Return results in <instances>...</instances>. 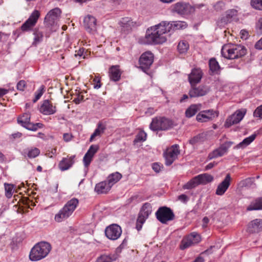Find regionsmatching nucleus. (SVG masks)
<instances>
[{
	"label": "nucleus",
	"mask_w": 262,
	"mask_h": 262,
	"mask_svg": "<svg viewBox=\"0 0 262 262\" xmlns=\"http://www.w3.org/2000/svg\"><path fill=\"white\" fill-rule=\"evenodd\" d=\"M61 13V11L58 8H55L50 10L45 18V22L48 25H53L55 21L58 18Z\"/></svg>",
	"instance_id": "obj_25"
},
{
	"label": "nucleus",
	"mask_w": 262,
	"mask_h": 262,
	"mask_svg": "<svg viewBox=\"0 0 262 262\" xmlns=\"http://www.w3.org/2000/svg\"><path fill=\"white\" fill-rule=\"evenodd\" d=\"M75 158V156L63 158L58 164L59 169L61 171H64L69 169L74 164Z\"/></svg>",
	"instance_id": "obj_30"
},
{
	"label": "nucleus",
	"mask_w": 262,
	"mask_h": 262,
	"mask_svg": "<svg viewBox=\"0 0 262 262\" xmlns=\"http://www.w3.org/2000/svg\"><path fill=\"white\" fill-rule=\"evenodd\" d=\"M40 154V150L36 147H32L28 149L27 156L29 158H34Z\"/></svg>",
	"instance_id": "obj_45"
},
{
	"label": "nucleus",
	"mask_w": 262,
	"mask_h": 262,
	"mask_svg": "<svg viewBox=\"0 0 262 262\" xmlns=\"http://www.w3.org/2000/svg\"><path fill=\"white\" fill-rule=\"evenodd\" d=\"M262 210V197L256 198L252 201L247 207V210Z\"/></svg>",
	"instance_id": "obj_33"
},
{
	"label": "nucleus",
	"mask_w": 262,
	"mask_h": 262,
	"mask_svg": "<svg viewBox=\"0 0 262 262\" xmlns=\"http://www.w3.org/2000/svg\"><path fill=\"white\" fill-rule=\"evenodd\" d=\"M121 227L116 224H113L106 227L105 229V235L106 237L112 241L118 239L122 234Z\"/></svg>",
	"instance_id": "obj_11"
},
{
	"label": "nucleus",
	"mask_w": 262,
	"mask_h": 262,
	"mask_svg": "<svg viewBox=\"0 0 262 262\" xmlns=\"http://www.w3.org/2000/svg\"><path fill=\"white\" fill-rule=\"evenodd\" d=\"M189 48V45L186 40L180 41L177 46L179 53L181 54H186Z\"/></svg>",
	"instance_id": "obj_41"
},
{
	"label": "nucleus",
	"mask_w": 262,
	"mask_h": 262,
	"mask_svg": "<svg viewBox=\"0 0 262 262\" xmlns=\"http://www.w3.org/2000/svg\"><path fill=\"white\" fill-rule=\"evenodd\" d=\"M237 11L234 9H230L226 12L224 15L217 20V25L220 27H224L225 25L230 23L233 17L237 15Z\"/></svg>",
	"instance_id": "obj_22"
},
{
	"label": "nucleus",
	"mask_w": 262,
	"mask_h": 262,
	"mask_svg": "<svg viewBox=\"0 0 262 262\" xmlns=\"http://www.w3.org/2000/svg\"><path fill=\"white\" fill-rule=\"evenodd\" d=\"M120 25L122 29L124 31H130L133 28L136 27L139 25L137 22L133 21L131 18L128 17L122 18L120 21Z\"/></svg>",
	"instance_id": "obj_27"
},
{
	"label": "nucleus",
	"mask_w": 262,
	"mask_h": 262,
	"mask_svg": "<svg viewBox=\"0 0 262 262\" xmlns=\"http://www.w3.org/2000/svg\"><path fill=\"white\" fill-rule=\"evenodd\" d=\"M216 164V163H215L214 162L210 163L205 167V169L206 170L210 169L212 168H213L214 166V165Z\"/></svg>",
	"instance_id": "obj_63"
},
{
	"label": "nucleus",
	"mask_w": 262,
	"mask_h": 262,
	"mask_svg": "<svg viewBox=\"0 0 262 262\" xmlns=\"http://www.w3.org/2000/svg\"><path fill=\"white\" fill-rule=\"evenodd\" d=\"M232 144L233 142L230 141L226 142L222 144L219 148L214 149L209 154L208 156V159L211 160L219 157L223 156L227 152L228 149Z\"/></svg>",
	"instance_id": "obj_15"
},
{
	"label": "nucleus",
	"mask_w": 262,
	"mask_h": 262,
	"mask_svg": "<svg viewBox=\"0 0 262 262\" xmlns=\"http://www.w3.org/2000/svg\"><path fill=\"white\" fill-rule=\"evenodd\" d=\"M26 83L24 80L19 81L17 84V89L20 91H24L26 87Z\"/></svg>",
	"instance_id": "obj_57"
},
{
	"label": "nucleus",
	"mask_w": 262,
	"mask_h": 262,
	"mask_svg": "<svg viewBox=\"0 0 262 262\" xmlns=\"http://www.w3.org/2000/svg\"><path fill=\"white\" fill-rule=\"evenodd\" d=\"M202 106L201 104H191L185 111V115L187 118H191L193 116Z\"/></svg>",
	"instance_id": "obj_32"
},
{
	"label": "nucleus",
	"mask_w": 262,
	"mask_h": 262,
	"mask_svg": "<svg viewBox=\"0 0 262 262\" xmlns=\"http://www.w3.org/2000/svg\"><path fill=\"white\" fill-rule=\"evenodd\" d=\"M33 34L34 35L33 44L36 45L42 40L43 34L41 32L35 29Z\"/></svg>",
	"instance_id": "obj_46"
},
{
	"label": "nucleus",
	"mask_w": 262,
	"mask_h": 262,
	"mask_svg": "<svg viewBox=\"0 0 262 262\" xmlns=\"http://www.w3.org/2000/svg\"><path fill=\"white\" fill-rule=\"evenodd\" d=\"M231 181L230 174H227L224 180L217 187L215 194L217 195H223L228 189Z\"/></svg>",
	"instance_id": "obj_24"
},
{
	"label": "nucleus",
	"mask_w": 262,
	"mask_h": 262,
	"mask_svg": "<svg viewBox=\"0 0 262 262\" xmlns=\"http://www.w3.org/2000/svg\"><path fill=\"white\" fill-rule=\"evenodd\" d=\"M165 23L162 21L158 25L147 29L143 42L147 45H159L166 42L165 34L169 32L165 26Z\"/></svg>",
	"instance_id": "obj_1"
},
{
	"label": "nucleus",
	"mask_w": 262,
	"mask_h": 262,
	"mask_svg": "<svg viewBox=\"0 0 262 262\" xmlns=\"http://www.w3.org/2000/svg\"><path fill=\"white\" fill-rule=\"evenodd\" d=\"M8 93V90L3 88H0V97H3Z\"/></svg>",
	"instance_id": "obj_61"
},
{
	"label": "nucleus",
	"mask_w": 262,
	"mask_h": 262,
	"mask_svg": "<svg viewBox=\"0 0 262 262\" xmlns=\"http://www.w3.org/2000/svg\"><path fill=\"white\" fill-rule=\"evenodd\" d=\"M45 87L43 85H41L39 89H38L35 93V98L33 100L34 103L36 102L38 100L40 99L41 96L43 95L45 91Z\"/></svg>",
	"instance_id": "obj_49"
},
{
	"label": "nucleus",
	"mask_w": 262,
	"mask_h": 262,
	"mask_svg": "<svg viewBox=\"0 0 262 262\" xmlns=\"http://www.w3.org/2000/svg\"><path fill=\"white\" fill-rule=\"evenodd\" d=\"M256 28L258 33H262V17L258 19L256 24Z\"/></svg>",
	"instance_id": "obj_54"
},
{
	"label": "nucleus",
	"mask_w": 262,
	"mask_h": 262,
	"mask_svg": "<svg viewBox=\"0 0 262 262\" xmlns=\"http://www.w3.org/2000/svg\"><path fill=\"white\" fill-rule=\"evenodd\" d=\"M117 258L115 254H103L98 257L96 262H113Z\"/></svg>",
	"instance_id": "obj_35"
},
{
	"label": "nucleus",
	"mask_w": 262,
	"mask_h": 262,
	"mask_svg": "<svg viewBox=\"0 0 262 262\" xmlns=\"http://www.w3.org/2000/svg\"><path fill=\"white\" fill-rule=\"evenodd\" d=\"M93 84L94 88L96 89H98L101 86V83L100 79L99 77H95L93 80Z\"/></svg>",
	"instance_id": "obj_53"
},
{
	"label": "nucleus",
	"mask_w": 262,
	"mask_h": 262,
	"mask_svg": "<svg viewBox=\"0 0 262 262\" xmlns=\"http://www.w3.org/2000/svg\"><path fill=\"white\" fill-rule=\"evenodd\" d=\"M147 135L143 130H140L136 136L134 140V143L145 141L146 140Z\"/></svg>",
	"instance_id": "obj_44"
},
{
	"label": "nucleus",
	"mask_w": 262,
	"mask_h": 262,
	"mask_svg": "<svg viewBox=\"0 0 262 262\" xmlns=\"http://www.w3.org/2000/svg\"><path fill=\"white\" fill-rule=\"evenodd\" d=\"M165 26L168 32L171 30L183 29L187 27V25L183 21H173L171 22L164 21Z\"/></svg>",
	"instance_id": "obj_28"
},
{
	"label": "nucleus",
	"mask_w": 262,
	"mask_h": 262,
	"mask_svg": "<svg viewBox=\"0 0 262 262\" xmlns=\"http://www.w3.org/2000/svg\"><path fill=\"white\" fill-rule=\"evenodd\" d=\"M85 29L90 33L94 34L97 31V20L95 17L91 15H86L83 19Z\"/></svg>",
	"instance_id": "obj_19"
},
{
	"label": "nucleus",
	"mask_w": 262,
	"mask_h": 262,
	"mask_svg": "<svg viewBox=\"0 0 262 262\" xmlns=\"http://www.w3.org/2000/svg\"><path fill=\"white\" fill-rule=\"evenodd\" d=\"M246 113V110L236 111L227 119L225 124V127H229L232 125L238 123L243 119Z\"/></svg>",
	"instance_id": "obj_16"
},
{
	"label": "nucleus",
	"mask_w": 262,
	"mask_h": 262,
	"mask_svg": "<svg viewBox=\"0 0 262 262\" xmlns=\"http://www.w3.org/2000/svg\"><path fill=\"white\" fill-rule=\"evenodd\" d=\"M221 53L225 58L234 59L245 55L247 50L245 47L241 45L227 44L222 47Z\"/></svg>",
	"instance_id": "obj_3"
},
{
	"label": "nucleus",
	"mask_w": 262,
	"mask_h": 262,
	"mask_svg": "<svg viewBox=\"0 0 262 262\" xmlns=\"http://www.w3.org/2000/svg\"><path fill=\"white\" fill-rule=\"evenodd\" d=\"M72 137V135L71 134H68V133H65L63 135V140L66 142L70 141L71 140Z\"/></svg>",
	"instance_id": "obj_59"
},
{
	"label": "nucleus",
	"mask_w": 262,
	"mask_h": 262,
	"mask_svg": "<svg viewBox=\"0 0 262 262\" xmlns=\"http://www.w3.org/2000/svg\"><path fill=\"white\" fill-rule=\"evenodd\" d=\"M98 149L99 146L97 145H92L90 147L83 159V164L85 167H89Z\"/></svg>",
	"instance_id": "obj_23"
},
{
	"label": "nucleus",
	"mask_w": 262,
	"mask_h": 262,
	"mask_svg": "<svg viewBox=\"0 0 262 262\" xmlns=\"http://www.w3.org/2000/svg\"><path fill=\"white\" fill-rule=\"evenodd\" d=\"M247 230L249 233H258L262 231V219H256L250 222Z\"/></svg>",
	"instance_id": "obj_26"
},
{
	"label": "nucleus",
	"mask_w": 262,
	"mask_h": 262,
	"mask_svg": "<svg viewBox=\"0 0 262 262\" xmlns=\"http://www.w3.org/2000/svg\"><path fill=\"white\" fill-rule=\"evenodd\" d=\"M198 178L200 185H206L213 180V177L207 173L199 174Z\"/></svg>",
	"instance_id": "obj_37"
},
{
	"label": "nucleus",
	"mask_w": 262,
	"mask_h": 262,
	"mask_svg": "<svg viewBox=\"0 0 262 262\" xmlns=\"http://www.w3.org/2000/svg\"><path fill=\"white\" fill-rule=\"evenodd\" d=\"M40 15V13L38 10L33 11L27 20L21 26V30L23 31L31 30L36 25Z\"/></svg>",
	"instance_id": "obj_12"
},
{
	"label": "nucleus",
	"mask_w": 262,
	"mask_h": 262,
	"mask_svg": "<svg viewBox=\"0 0 262 262\" xmlns=\"http://www.w3.org/2000/svg\"><path fill=\"white\" fill-rule=\"evenodd\" d=\"M83 96L78 94L76 98L73 100V101L76 104H79L83 100Z\"/></svg>",
	"instance_id": "obj_58"
},
{
	"label": "nucleus",
	"mask_w": 262,
	"mask_h": 262,
	"mask_svg": "<svg viewBox=\"0 0 262 262\" xmlns=\"http://www.w3.org/2000/svg\"><path fill=\"white\" fill-rule=\"evenodd\" d=\"M253 116L262 119V104L255 109L253 113Z\"/></svg>",
	"instance_id": "obj_51"
},
{
	"label": "nucleus",
	"mask_w": 262,
	"mask_h": 262,
	"mask_svg": "<svg viewBox=\"0 0 262 262\" xmlns=\"http://www.w3.org/2000/svg\"><path fill=\"white\" fill-rule=\"evenodd\" d=\"M210 70L213 74H217L220 69L218 62L214 58L209 60V62Z\"/></svg>",
	"instance_id": "obj_42"
},
{
	"label": "nucleus",
	"mask_w": 262,
	"mask_h": 262,
	"mask_svg": "<svg viewBox=\"0 0 262 262\" xmlns=\"http://www.w3.org/2000/svg\"><path fill=\"white\" fill-rule=\"evenodd\" d=\"M180 154L179 146L177 144L173 145L167 149L164 153L165 159V164L170 166L177 159Z\"/></svg>",
	"instance_id": "obj_10"
},
{
	"label": "nucleus",
	"mask_w": 262,
	"mask_h": 262,
	"mask_svg": "<svg viewBox=\"0 0 262 262\" xmlns=\"http://www.w3.org/2000/svg\"><path fill=\"white\" fill-rule=\"evenodd\" d=\"M51 248V245L48 242H41L36 244L30 252V260L36 261L44 258L48 255Z\"/></svg>",
	"instance_id": "obj_2"
},
{
	"label": "nucleus",
	"mask_w": 262,
	"mask_h": 262,
	"mask_svg": "<svg viewBox=\"0 0 262 262\" xmlns=\"http://www.w3.org/2000/svg\"><path fill=\"white\" fill-rule=\"evenodd\" d=\"M203 73L200 68H195L192 69L188 75V81L191 85H196L200 82Z\"/></svg>",
	"instance_id": "obj_21"
},
{
	"label": "nucleus",
	"mask_w": 262,
	"mask_h": 262,
	"mask_svg": "<svg viewBox=\"0 0 262 262\" xmlns=\"http://www.w3.org/2000/svg\"><path fill=\"white\" fill-rule=\"evenodd\" d=\"M192 7L189 4L183 2H178L171 6V11L180 15H187L191 13Z\"/></svg>",
	"instance_id": "obj_17"
},
{
	"label": "nucleus",
	"mask_w": 262,
	"mask_h": 262,
	"mask_svg": "<svg viewBox=\"0 0 262 262\" xmlns=\"http://www.w3.org/2000/svg\"><path fill=\"white\" fill-rule=\"evenodd\" d=\"M255 48L258 50H262V38L255 45Z\"/></svg>",
	"instance_id": "obj_60"
},
{
	"label": "nucleus",
	"mask_w": 262,
	"mask_h": 262,
	"mask_svg": "<svg viewBox=\"0 0 262 262\" xmlns=\"http://www.w3.org/2000/svg\"><path fill=\"white\" fill-rule=\"evenodd\" d=\"M200 184L198 176L193 177L187 183L183 186L184 189H191L195 188Z\"/></svg>",
	"instance_id": "obj_40"
},
{
	"label": "nucleus",
	"mask_w": 262,
	"mask_h": 262,
	"mask_svg": "<svg viewBox=\"0 0 262 262\" xmlns=\"http://www.w3.org/2000/svg\"><path fill=\"white\" fill-rule=\"evenodd\" d=\"M78 204L79 201L76 198H73L68 201L59 212L55 215V221L60 222L69 217L78 206Z\"/></svg>",
	"instance_id": "obj_4"
},
{
	"label": "nucleus",
	"mask_w": 262,
	"mask_h": 262,
	"mask_svg": "<svg viewBox=\"0 0 262 262\" xmlns=\"http://www.w3.org/2000/svg\"><path fill=\"white\" fill-rule=\"evenodd\" d=\"M191 86L189 92V95L191 98L205 96L210 91L209 88L204 85H200L198 86L193 85Z\"/></svg>",
	"instance_id": "obj_18"
},
{
	"label": "nucleus",
	"mask_w": 262,
	"mask_h": 262,
	"mask_svg": "<svg viewBox=\"0 0 262 262\" xmlns=\"http://www.w3.org/2000/svg\"><path fill=\"white\" fill-rule=\"evenodd\" d=\"M224 4L222 2H218L214 5V8L215 9L218 10L219 7H222L224 6Z\"/></svg>",
	"instance_id": "obj_62"
},
{
	"label": "nucleus",
	"mask_w": 262,
	"mask_h": 262,
	"mask_svg": "<svg viewBox=\"0 0 262 262\" xmlns=\"http://www.w3.org/2000/svg\"><path fill=\"white\" fill-rule=\"evenodd\" d=\"M31 115L29 113H25L22 116L17 118V122L26 129L35 131L38 128H42L43 124L40 123H33L30 122Z\"/></svg>",
	"instance_id": "obj_9"
},
{
	"label": "nucleus",
	"mask_w": 262,
	"mask_h": 262,
	"mask_svg": "<svg viewBox=\"0 0 262 262\" xmlns=\"http://www.w3.org/2000/svg\"><path fill=\"white\" fill-rule=\"evenodd\" d=\"M105 129V126L101 123H99L94 132L92 134L90 139V141L92 142L96 137H100L101 135L104 133Z\"/></svg>",
	"instance_id": "obj_39"
},
{
	"label": "nucleus",
	"mask_w": 262,
	"mask_h": 262,
	"mask_svg": "<svg viewBox=\"0 0 262 262\" xmlns=\"http://www.w3.org/2000/svg\"><path fill=\"white\" fill-rule=\"evenodd\" d=\"M154 57V54L150 51L142 54L139 60L140 68L144 72L147 70L153 63Z\"/></svg>",
	"instance_id": "obj_13"
},
{
	"label": "nucleus",
	"mask_w": 262,
	"mask_h": 262,
	"mask_svg": "<svg viewBox=\"0 0 262 262\" xmlns=\"http://www.w3.org/2000/svg\"><path fill=\"white\" fill-rule=\"evenodd\" d=\"M193 262H204V259L203 257L199 256Z\"/></svg>",
	"instance_id": "obj_64"
},
{
	"label": "nucleus",
	"mask_w": 262,
	"mask_h": 262,
	"mask_svg": "<svg viewBox=\"0 0 262 262\" xmlns=\"http://www.w3.org/2000/svg\"><path fill=\"white\" fill-rule=\"evenodd\" d=\"M39 111L44 115H51L56 113L57 110L56 105H54L49 100L42 101L39 108Z\"/></svg>",
	"instance_id": "obj_20"
},
{
	"label": "nucleus",
	"mask_w": 262,
	"mask_h": 262,
	"mask_svg": "<svg viewBox=\"0 0 262 262\" xmlns=\"http://www.w3.org/2000/svg\"><path fill=\"white\" fill-rule=\"evenodd\" d=\"M121 178V174L116 172L110 174L107 178L106 181L112 187L115 183L118 182Z\"/></svg>",
	"instance_id": "obj_38"
},
{
	"label": "nucleus",
	"mask_w": 262,
	"mask_h": 262,
	"mask_svg": "<svg viewBox=\"0 0 262 262\" xmlns=\"http://www.w3.org/2000/svg\"><path fill=\"white\" fill-rule=\"evenodd\" d=\"M22 135H23L21 133L16 132V133L11 134L9 137V139L11 141H14L17 139L20 138L22 137Z\"/></svg>",
	"instance_id": "obj_56"
},
{
	"label": "nucleus",
	"mask_w": 262,
	"mask_h": 262,
	"mask_svg": "<svg viewBox=\"0 0 262 262\" xmlns=\"http://www.w3.org/2000/svg\"><path fill=\"white\" fill-rule=\"evenodd\" d=\"M18 203H22L23 205L28 208H30L31 206H34L35 205L32 201L30 200L28 198L26 197L20 198Z\"/></svg>",
	"instance_id": "obj_47"
},
{
	"label": "nucleus",
	"mask_w": 262,
	"mask_h": 262,
	"mask_svg": "<svg viewBox=\"0 0 262 262\" xmlns=\"http://www.w3.org/2000/svg\"><path fill=\"white\" fill-rule=\"evenodd\" d=\"M252 179L248 178L241 181L239 183V185L241 187H247L250 185L252 184Z\"/></svg>",
	"instance_id": "obj_52"
},
{
	"label": "nucleus",
	"mask_w": 262,
	"mask_h": 262,
	"mask_svg": "<svg viewBox=\"0 0 262 262\" xmlns=\"http://www.w3.org/2000/svg\"><path fill=\"white\" fill-rule=\"evenodd\" d=\"M171 120L165 117H155L152 119L149 128L153 131L165 130L172 127Z\"/></svg>",
	"instance_id": "obj_5"
},
{
	"label": "nucleus",
	"mask_w": 262,
	"mask_h": 262,
	"mask_svg": "<svg viewBox=\"0 0 262 262\" xmlns=\"http://www.w3.org/2000/svg\"><path fill=\"white\" fill-rule=\"evenodd\" d=\"M89 54L88 50H85L84 48H80L78 51H76L75 56L76 57H83V58H85L86 56Z\"/></svg>",
	"instance_id": "obj_50"
},
{
	"label": "nucleus",
	"mask_w": 262,
	"mask_h": 262,
	"mask_svg": "<svg viewBox=\"0 0 262 262\" xmlns=\"http://www.w3.org/2000/svg\"><path fill=\"white\" fill-rule=\"evenodd\" d=\"M110 78L114 81H118L120 79L121 72L119 66H112L108 70Z\"/></svg>",
	"instance_id": "obj_29"
},
{
	"label": "nucleus",
	"mask_w": 262,
	"mask_h": 262,
	"mask_svg": "<svg viewBox=\"0 0 262 262\" xmlns=\"http://www.w3.org/2000/svg\"><path fill=\"white\" fill-rule=\"evenodd\" d=\"M155 214L157 220L162 224H166L167 222L172 221L175 216L172 210L166 206L159 208Z\"/></svg>",
	"instance_id": "obj_8"
},
{
	"label": "nucleus",
	"mask_w": 262,
	"mask_h": 262,
	"mask_svg": "<svg viewBox=\"0 0 262 262\" xmlns=\"http://www.w3.org/2000/svg\"><path fill=\"white\" fill-rule=\"evenodd\" d=\"M152 212V206L149 203H144L142 206L138 214L136 223V229L139 231L142 229L143 224L148 218Z\"/></svg>",
	"instance_id": "obj_6"
},
{
	"label": "nucleus",
	"mask_w": 262,
	"mask_h": 262,
	"mask_svg": "<svg viewBox=\"0 0 262 262\" xmlns=\"http://www.w3.org/2000/svg\"><path fill=\"white\" fill-rule=\"evenodd\" d=\"M219 112L212 109L200 111L196 117V120L199 122H205L217 117Z\"/></svg>",
	"instance_id": "obj_14"
},
{
	"label": "nucleus",
	"mask_w": 262,
	"mask_h": 262,
	"mask_svg": "<svg viewBox=\"0 0 262 262\" xmlns=\"http://www.w3.org/2000/svg\"><path fill=\"white\" fill-rule=\"evenodd\" d=\"M256 134H254L249 137L244 139L242 142L238 144L235 147V148H244L249 145L251 142H252L256 138Z\"/></svg>",
	"instance_id": "obj_36"
},
{
	"label": "nucleus",
	"mask_w": 262,
	"mask_h": 262,
	"mask_svg": "<svg viewBox=\"0 0 262 262\" xmlns=\"http://www.w3.org/2000/svg\"><path fill=\"white\" fill-rule=\"evenodd\" d=\"M250 4L254 9L262 11V0H251Z\"/></svg>",
	"instance_id": "obj_48"
},
{
	"label": "nucleus",
	"mask_w": 262,
	"mask_h": 262,
	"mask_svg": "<svg viewBox=\"0 0 262 262\" xmlns=\"http://www.w3.org/2000/svg\"><path fill=\"white\" fill-rule=\"evenodd\" d=\"M5 195L8 198H10L14 192V185L13 184L5 183Z\"/></svg>",
	"instance_id": "obj_43"
},
{
	"label": "nucleus",
	"mask_w": 262,
	"mask_h": 262,
	"mask_svg": "<svg viewBox=\"0 0 262 262\" xmlns=\"http://www.w3.org/2000/svg\"><path fill=\"white\" fill-rule=\"evenodd\" d=\"M161 168H163V165L159 163H154L152 165V169L156 172H159Z\"/></svg>",
	"instance_id": "obj_55"
},
{
	"label": "nucleus",
	"mask_w": 262,
	"mask_h": 262,
	"mask_svg": "<svg viewBox=\"0 0 262 262\" xmlns=\"http://www.w3.org/2000/svg\"><path fill=\"white\" fill-rule=\"evenodd\" d=\"M111 186L106 181L101 182L97 184L95 187V191L98 194L107 193L111 189Z\"/></svg>",
	"instance_id": "obj_31"
},
{
	"label": "nucleus",
	"mask_w": 262,
	"mask_h": 262,
	"mask_svg": "<svg viewBox=\"0 0 262 262\" xmlns=\"http://www.w3.org/2000/svg\"><path fill=\"white\" fill-rule=\"evenodd\" d=\"M207 139V134L204 133L199 134L189 140V143L192 145H196L205 141Z\"/></svg>",
	"instance_id": "obj_34"
},
{
	"label": "nucleus",
	"mask_w": 262,
	"mask_h": 262,
	"mask_svg": "<svg viewBox=\"0 0 262 262\" xmlns=\"http://www.w3.org/2000/svg\"><path fill=\"white\" fill-rule=\"evenodd\" d=\"M201 241V236L196 232H192L185 236L181 241L180 248L181 250H184L190 247L198 244Z\"/></svg>",
	"instance_id": "obj_7"
}]
</instances>
